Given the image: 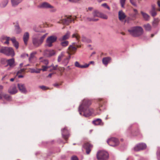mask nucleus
Segmentation results:
<instances>
[{
  "label": "nucleus",
  "instance_id": "f257e3e1",
  "mask_svg": "<svg viewBox=\"0 0 160 160\" xmlns=\"http://www.w3.org/2000/svg\"><path fill=\"white\" fill-rule=\"evenodd\" d=\"M91 104L90 100L87 99H84L79 107L78 111L80 114L81 115L82 112H83V116L86 117L92 115L94 111L92 108L89 107Z\"/></svg>",
  "mask_w": 160,
  "mask_h": 160
},
{
  "label": "nucleus",
  "instance_id": "f03ea898",
  "mask_svg": "<svg viewBox=\"0 0 160 160\" xmlns=\"http://www.w3.org/2000/svg\"><path fill=\"white\" fill-rule=\"evenodd\" d=\"M130 34L133 37H137L141 35L143 32L142 28L140 27L137 26L131 28L128 30Z\"/></svg>",
  "mask_w": 160,
  "mask_h": 160
},
{
  "label": "nucleus",
  "instance_id": "7ed1b4c3",
  "mask_svg": "<svg viewBox=\"0 0 160 160\" xmlns=\"http://www.w3.org/2000/svg\"><path fill=\"white\" fill-rule=\"evenodd\" d=\"M0 52L8 56L13 57L15 55L13 49L11 47H2L0 50Z\"/></svg>",
  "mask_w": 160,
  "mask_h": 160
},
{
  "label": "nucleus",
  "instance_id": "20e7f679",
  "mask_svg": "<svg viewBox=\"0 0 160 160\" xmlns=\"http://www.w3.org/2000/svg\"><path fill=\"white\" fill-rule=\"evenodd\" d=\"M80 46H79L75 42L72 43V45H69L68 47L67 52L68 53L69 56L74 54L76 51L77 48L80 47Z\"/></svg>",
  "mask_w": 160,
  "mask_h": 160
},
{
  "label": "nucleus",
  "instance_id": "39448f33",
  "mask_svg": "<svg viewBox=\"0 0 160 160\" xmlns=\"http://www.w3.org/2000/svg\"><path fill=\"white\" fill-rule=\"evenodd\" d=\"M76 17H72L71 16H65L64 18L61 19L58 22L62 23L63 25H68L69 23L75 19Z\"/></svg>",
  "mask_w": 160,
  "mask_h": 160
},
{
  "label": "nucleus",
  "instance_id": "423d86ee",
  "mask_svg": "<svg viewBox=\"0 0 160 160\" xmlns=\"http://www.w3.org/2000/svg\"><path fill=\"white\" fill-rule=\"evenodd\" d=\"M97 157L98 160H106L108 158V154L105 151H100L97 153Z\"/></svg>",
  "mask_w": 160,
  "mask_h": 160
},
{
  "label": "nucleus",
  "instance_id": "0eeeda50",
  "mask_svg": "<svg viewBox=\"0 0 160 160\" xmlns=\"http://www.w3.org/2000/svg\"><path fill=\"white\" fill-rule=\"evenodd\" d=\"M57 40V37L56 36L52 35L49 37L46 40V46L49 47H51L52 46V43L55 42Z\"/></svg>",
  "mask_w": 160,
  "mask_h": 160
},
{
  "label": "nucleus",
  "instance_id": "6e6552de",
  "mask_svg": "<svg viewBox=\"0 0 160 160\" xmlns=\"http://www.w3.org/2000/svg\"><path fill=\"white\" fill-rule=\"evenodd\" d=\"M107 142L110 146L113 147L117 146L119 144L118 140L114 138H112L108 139Z\"/></svg>",
  "mask_w": 160,
  "mask_h": 160
},
{
  "label": "nucleus",
  "instance_id": "1a4fd4ad",
  "mask_svg": "<svg viewBox=\"0 0 160 160\" xmlns=\"http://www.w3.org/2000/svg\"><path fill=\"white\" fill-rule=\"evenodd\" d=\"M83 147L86 150V153L89 154L93 147V145L90 142H87L84 144Z\"/></svg>",
  "mask_w": 160,
  "mask_h": 160
},
{
  "label": "nucleus",
  "instance_id": "9d476101",
  "mask_svg": "<svg viewBox=\"0 0 160 160\" xmlns=\"http://www.w3.org/2000/svg\"><path fill=\"white\" fill-rule=\"evenodd\" d=\"M146 148V144L140 143L137 144L134 148V150L135 151H138L145 149Z\"/></svg>",
  "mask_w": 160,
  "mask_h": 160
},
{
  "label": "nucleus",
  "instance_id": "9b49d317",
  "mask_svg": "<svg viewBox=\"0 0 160 160\" xmlns=\"http://www.w3.org/2000/svg\"><path fill=\"white\" fill-rule=\"evenodd\" d=\"M55 51L53 50H46L43 52V55L46 57H50L54 55Z\"/></svg>",
  "mask_w": 160,
  "mask_h": 160
},
{
  "label": "nucleus",
  "instance_id": "f8f14e48",
  "mask_svg": "<svg viewBox=\"0 0 160 160\" xmlns=\"http://www.w3.org/2000/svg\"><path fill=\"white\" fill-rule=\"evenodd\" d=\"M18 88L20 92L23 93H26L27 91L24 84L20 83L18 84Z\"/></svg>",
  "mask_w": 160,
  "mask_h": 160
},
{
  "label": "nucleus",
  "instance_id": "ddd939ff",
  "mask_svg": "<svg viewBox=\"0 0 160 160\" xmlns=\"http://www.w3.org/2000/svg\"><path fill=\"white\" fill-rule=\"evenodd\" d=\"M68 131L67 128L65 127L62 130V135L63 138L66 140H67L69 136Z\"/></svg>",
  "mask_w": 160,
  "mask_h": 160
},
{
  "label": "nucleus",
  "instance_id": "4468645a",
  "mask_svg": "<svg viewBox=\"0 0 160 160\" xmlns=\"http://www.w3.org/2000/svg\"><path fill=\"white\" fill-rule=\"evenodd\" d=\"M8 92L11 94H14L17 92L18 90L15 85H12L8 89Z\"/></svg>",
  "mask_w": 160,
  "mask_h": 160
},
{
  "label": "nucleus",
  "instance_id": "2eb2a0df",
  "mask_svg": "<svg viewBox=\"0 0 160 160\" xmlns=\"http://www.w3.org/2000/svg\"><path fill=\"white\" fill-rule=\"evenodd\" d=\"M157 11H160V8L156 9L155 5H152V9L150 11V13L153 17H154L157 15Z\"/></svg>",
  "mask_w": 160,
  "mask_h": 160
},
{
  "label": "nucleus",
  "instance_id": "dca6fc26",
  "mask_svg": "<svg viewBox=\"0 0 160 160\" xmlns=\"http://www.w3.org/2000/svg\"><path fill=\"white\" fill-rule=\"evenodd\" d=\"M7 64L6 66H9L10 67H13L15 66V62L14 58L7 59Z\"/></svg>",
  "mask_w": 160,
  "mask_h": 160
},
{
  "label": "nucleus",
  "instance_id": "f3484780",
  "mask_svg": "<svg viewBox=\"0 0 160 160\" xmlns=\"http://www.w3.org/2000/svg\"><path fill=\"white\" fill-rule=\"evenodd\" d=\"M23 0H11V5L13 7H16L21 3Z\"/></svg>",
  "mask_w": 160,
  "mask_h": 160
},
{
  "label": "nucleus",
  "instance_id": "a211bd4d",
  "mask_svg": "<svg viewBox=\"0 0 160 160\" xmlns=\"http://www.w3.org/2000/svg\"><path fill=\"white\" fill-rule=\"evenodd\" d=\"M126 15L125 13L122 11H120L118 12V18L121 21H123L126 18Z\"/></svg>",
  "mask_w": 160,
  "mask_h": 160
},
{
  "label": "nucleus",
  "instance_id": "6ab92c4d",
  "mask_svg": "<svg viewBox=\"0 0 160 160\" xmlns=\"http://www.w3.org/2000/svg\"><path fill=\"white\" fill-rule=\"evenodd\" d=\"M29 34L27 32H25L23 35V39L25 45L27 44L28 42L29 38Z\"/></svg>",
  "mask_w": 160,
  "mask_h": 160
},
{
  "label": "nucleus",
  "instance_id": "aec40b11",
  "mask_svg": "<svg viewBox=\"0 0 160 160\" xmlns=\"http://www.w3.org/2000/svg\"><path fill=\"white\" fill-rule=\"evenodd\" d=\"M72 38H75L78 42L79 41L80 37L77 31H75L72 36Z\"/></svg>",
  "mask_w": 160,
  "mask_h": 160
},
{
  "label": "nucleus",
  "instance_id": "412c9836",
  "mask_svg": "<svg viewBox=\"0 0 160 160\" xmlns=\"http://www.w3.org/2000/svg\"><path fill=\"white\" fill-rule=\"evenodd\" d=\"M75 65L76 67L81 68H86L88 67L89 66V64H86L84 65H81L79 64V63L78 62L76 61L75 62Z\"/></svg>",
  "mask_w": 160,
  "mask_h": 160
},
{
  "label": "nucleus",
  "instance_id": "4be33fe9",
  "mask_svg": "<svg viewBox=\"0 0 160 160\" xmlns=\"http://www.w3.org/2000/svg\"><path fill=\"white\" fill-rule=\"evenodd\" d=\"M41 8H53V6L48 2H44L41 5Z\"/></svg>",
  "mask_w": 160,
  "mask_h": 160
},
{
  "label": "nucleus",
  "instance_id": "5701e85b",
  "mask_svg": "<svg viewBox=\"0 0 160 160\" xmlns=\"http://www.w3.org/2000/svg\"><path fill=\"white\" fill-rule=\"evenodd\" d=\"M11 40L12 41L13 46L15 47L16 49L18 48L19 43L16 41L15 38L14 37H12L11 38Z\"/></svg>",
  "mask_w": 160,
  "mask_h": 160
},
{
  "label": "nucleus",
  "instance_id": "b1692460",
  "mask_svg": "<svg viewBox=\"0 0 160 160\" xmlns=\"http://www.w3.org/2000/svg\"><path fill=\"white\" fill-rule=\"evenodd\" d=\"M70 34V32L69 31H68L65 35L60 38V41H62L64 40L66 41V40L68 39L69 38Z\"/></svg>",
  "mask_w": 160,
  "mask_h": 160
},
{
  "label": "nucleus",
  "instance_id": "393cba45",
  "mask_svg": "<svg viewBox=\"0 0 160 160\" xmlns=\"http://www.w3.org/2000/svg\"><path fill=\"white\" fill-rule=\"evenodd\" d=\"M40 40L38 38L35 37L33 38L32 42L33 45L35 47H37L39 45Z\"/></svg>",
  "mask_w": 160,
  "mask_h": 160
},
{
  "label": "nucleus",
  "instance_id": "a878e982",
  "mask_svg": "<svg viewBox=\"0 0 160 160\" xmlns=\"http://www.w3.org/2000/svg\"><path fill=\"white\" fill-rule=\"evenodd\" d=\"M15 31L17 34L20 33L22 32V30L18 23H17L15 25Z\"/></svg>",
  "mask_w": 160,
  "mask_h": 160
},
{
  "label": "nucleus",
  "instance_id": "bb28decb",
  "mask_svg": "<svg viewBox=\"0 0 160 160\" xmlns=\"http://www.w3.org/2000/svg\"><path fill=\"white\" fill-rule=\"evenodd\" d=\"M111 58L109 57L104 58L102 59V62L105 65H107L110 62Z\"/></svg>",
  "mask_w": 160,
  "mask_h": 160
},
{
  "label": "nucleus",
  "instance_id": "cd10ccee",
  "mask_svg": "<svg viewBox=\"0 0 160 160\" xmlns=\"http://www.w3.org/2000/svg\"><path fill=\"white\" fill-rule=\"evenodd\" d=\"M93 123L95 125H99L102 126L103 123L101 119H97L93 121Z\"/></svg>",
  "mask_w": 160,
  "mask_h": 160
},
{
  "label": "nucleus",
  "instance_id": "c85d7f7f",
  "mask_svg": "<svg viewBox=\"0 0 160 160\" xmlns=\"http://www.w3.org/2000/svg\"><path fill=\"white\" fill-rule=\"evenodd\" d=\"M8 2V0H3L0 3V7L2 8L5 7Z\"/></svg>",
  "mask_w": 160,
  "mask_h": 160
},
{
  "label": "nucleus",
  "instance_id": "c756f323",
  "mask_svg": "<svg viewBox=\"0 0 160 160\" xmlns=\"http://www.w3.org/2000/svg\"><path fill=\"white\" fill-rule=\"evenodd\" d=\"M141 13L145 20L148 21L149 20L150 16L148 14L142 11H141Z\"/></svg>",
  "mask_w": 160,
  "mask_h": 160
},
{
  "label": "nucleus",
  "instance_id": "7c9ffc66",
  "mask_svg": "<svg viewBox=\"0 0 160 160\" xmlns=\"http://www.w3.org/2000/svg\"><path fill=\"white\" fill-rule=\"evenodd\" d=\"M30 72L31 73H39L40 72V69L35 68H29Z\"/></svg>",
  "mask_w": 160,
  "mask_h": 160
},
{
  "label": "nucleus",
  "instance_id": "2f4dec72",
  "mask_svg": "<svg viewBox=\"0 0 160 160\" xmlns=\"http://www.w3.org/2000/svg\"><path fill=\"white\" fill-rule=\"evenodd\" d=\"M101 12L97 10H94L92 13V15L94 17H99Z\"/></svg>",
  "mask_w": 160,
  "mask_h": 160
},
{
  "label": "nucleus",
  "instance_id": "473e14b6",
  "mask_svg": "<svg viewBox=\"0 0 160 160\" xmlns=\"http://www.w3.org/2000/svg\"><path fill=\"white\" fill-rule=\"evenodd\" d=\"M98 19H94V18L86 17L85 18V20L87 22L97 21L98 20Z\"/></svg>",
  "mask_w": 160,
  "mask_h": 160
},
{
  "label": "nucleus",
  "instance_id": "72a5a7b5",
  "mask_svg": "<svg viewBox=\"0 0 160 160\" xmlns=\"http://www.w3.org/2000/svg\"><path fill=\"white\" fill-rule=\"evenodd\" d=\"M6 100L10 101L12 100V97L9 95L7 94H4L2 95V97Z\"/></svg>",
  "mask_w": 160,
  "mask_h": 160
},
{
  "label": "nucleus",
  "instance_id": "f704fd0d",
  "mask_svg": "<svg viewBox=\"0 0 160 160\" xmlns=\"http://www.w3.org/2000/svg\"><path fill=\"white\" fill-rule=\"evenodd\" d=\"M60 41L61 42L60 44L62 47H65L68 46L69 44V42L68 41L64 40Z\"/></svg>",
  "mask_w": 160,
  "mask_h": 160
},
{
  "label": "nucleus",
  "instance_id": "c9c22d12",
  "mask_svg": "<svg viewBox=\"0 0 160 160\" xmlns=\"http://www.w3.org/2000/svg\"><path fill=\"white\" fill-rule=\"evenodd\" d=\"M49 67H51L49 70L50 72H52L53 70H56L58 69V65H56L54 66L53 64H52L51 66H49Z\"/></svg>",
  "mask_w": 160,
  "mask_h": 160
},
{
  "label": "nucleus",
  "instance_id": "e433bc0d",
  "mask_svg": "<svg viewBox=\"0 0 160 160\" xmlns=\"http://www.w3.org/2000/svg\"><path fill=\"white\" fill-rule=\"evenodd\" d=\"M144 27L147 31H150L151 29V26L149 24H147L144 25Z\"/></svg>",
  "mask_w": 160,
  "mask_h": 160
},
{
  "label": "nucleus",
  "instance_id": "4c0bfd02",
  "mask_svg": "<svg viewBox=\"0 0 160 160\" xmlns=\"http://www.w3.org/2000/svg\"><path fill=\"white\" fill-rule=\"evenodd\" d=\"M51 67L49 66H47V65H42V68H41V71L42 70L43 72L46 71L49 68H50Z\"/></svg>",
  "mask_w": 160,
  "mask_h": 160
},
{
  "label": "nucleus",
  "instance_id": "58836bf2",
  "mask_svg": "<svg viewBox=\"0 0 160 160\" xmlns=\"http://www.w3.org/2000/svg\"><path fill=\"white\" fill-rule=\"evenodd\" d=\"M71 58V56H69L68 57L66 58L63 61V63L64 65L66 66L69 62V60Z\"/></svg>",
  "mask_w": 160,
  "mask_h": 160
},
{
  "label": "nucleus",
  "instance_id": "ea45409f",
  "mask_svg": "<svg viewBox=\"0 0 160 160\" xmlns=\"http://www.w3.org/2000/svg\"><path fill=\"white\" fill-rule=\"evenodd\" d=\"M64 56V53L62 52L59 55L58 57V62H60L61 61L62 59L63 58Z\"/></svg>",
  "mask_w": 160,
  "mask_h": 160
},
{
  "label": "nucleus",
  "instance_id": "a19ab883",
  "mask_svg": "<svg viewBox=\"0 0 160 160\" xmlns=\"http://www.w3.org/2000/svg\"><path fill=\"white\" fill-rule=\"evenodd\" d=\"M58 69L59 70V71L60 72V75L61 76H62V75L63 72H64L65 68L63 67H58Z\"/></svg>",
  "mask_w": 160,
  "mask_h": 160
},
{
  "label": "nucleus",
  "instance_id": "79ce46f5",
  "mask_svg": "<svg viewBox=\"0 0 160 160\" xmlns=\"http://www.w3.org/2000/svg\"><path fill=\"white\" fill-rule=\"evenodd\" d=\"M99 17L105 19H107L108 18V17L106 15L102 13H101Z\"/></svg>",
  "mask_w": 160,
  "mask_h": 160
},
{
  "label": "nucleus",
  "instance_id": "37998d69",
  "mask_svg": "<svg viewBox=\"0 0 160 160\" xmlns=\"http://www.w3.org/2000/svg\"><path fill=\"white\" fill-rule=\"evenodd\" d=\"M158 22L159 20L158 19L154 18L152 22V25L154 26H156L158 24Z\"/></svg>",
  "mask_w": 160,
  "mask_h": 160
},
{
  "label": "nucleus",
  "instance_id": "c03bdc74",
  "mask_svg": "<svg viewBox=\"0 0 160 160\" xmlns=\"http://www.w3.org/2000/svg\"><path fill=\"white\" fill-rule=\"evenodd\" d=\"M35 54V53H32L30 54V57L29 58V61L30 62H32V59L34 57V55Z\"/></svg>",
  "mask_w": 160,
  "mask_h": 160
},
{
  "label": "nucleus",
  "instance_id": "a18cd8bd",
  "mask_svg": "<svg viewBox=\"0 0 160 160\" xmlns=\"http://www.w3.org/2000/svg\"><path fill=\"white\" fill-rule=\"evenodd\" d=\"M41 62H42L43 64H44L45 65H47L48 64V61L47 59H44L43 60H41Z\"/></svg>",
  "mask_w": 160,
  "mask_h": 160
},
{
  "label": "nucleus",
  "instance_id": "49530a36",
  "mask_svg": "<svg viewBox=\"0 0 160 160\" xmlns=\"http://www.w3.org/2000/svg\"><path fill=\"white\" fill-rule=\"evenodd\" d=\"M157 155L158 160H160V148L158 149L157 151Z\"/></svg>",
  "mask_w": 160,
  "mask_h": 160
},
{
  "label": "nucleus",
  "instance_id": "de8ad7c7",
  "mask_svg": "<svg viewBox=\"0 0 160 160\" xmlns=\"http://www.w3.org/2000/svg\"><path fill=\"white\" fill-rule=\"evenodd\" d=\"M26 70L25 68H22L20 69V70H18V71L17 72V75L18 74H21L22 72H24Z\"/></svg>",
  "mask_w": 160,
  "mask_h": 160
},
{
  "label": "nucleus",
  "instance_id": "09e8293b",
  "mask_svg": "<svg viewBox=\"0 0 160 160\" xmlns=\"http://www.w3.org/2000/svg\"><path fill=\"white\" fill-rule=\"evenodd\" d=\"M6 41L4 42V44H8L9 43V41L11 40L9 37H6L5 38Z\"/></svg>",
  "mask_w": 160,
  "mask_h": 160
},
{
  "label": "nucleus",
  "instance_id": "8fccbe9b",
  "mask_svg": "<svg viewBox=\"0 0 160 160\" xmlns=\"http://www.w3.org/2000/svg\"><path fill=\"white\" fill-rule=\"evenodd\" d=\"M101 6L102 7H103L107 8L108 10H110V8L109 6L106 3H104L102 4L101 5Z\"/></svg>",
  "mask_w": 160,
  "mask_h": 160
},
{
  "label": "nucleus",
  "instance_id": "3c124183",
  "mask_svg": "<svg viewBox=\"0 0 160 160\" xmlns=\"http://www.w3.org/2000/svg\"><path fill=\"white\" fill-rule=\"evenodd\" d=\"M126 0H120V3L121 5V7L122 8H124V5L125 4Z\"/></svg>",
  "mask_w": 160,
  "mask_h": 160
},
{
  "label": "nucleus",
  "instance_id": "603ef678",
  "mask_svg": "<svg viewBox=\"0 0 160 160\" xmlns=\"http://www.w3.org/2000/svg\"><path fill=\"white\" fill-rule=\"evenodd\" d=\"M130 2L133 6L137 7L136 0H130Z\"/></svg>",
  "mask_w": 160,
  "mask_h": 160
},
{
  "label": "nucleus",
  "instance_id": "864d4df0",
  "mask_svg": "<svg viewBox=\"0 0 160 160\" xmlns=\"http://www.w3.org/2000/svg\"><path fill=\"white\" fill-rule=\"evenodd\" d=\"M7 59L5 58H2L1 60V62L2 64H4L6 62H7Z\"/></svg>",
  "mask_w": 160,
  "mask_h": 160
},
{
  "label": "nucleus",
  "instance_id": "5fc2aeb1",
  "mask_svg": "<svg viewBox=\"0 0 160 160\" xmlns=\"http://www.w3.org/2000/svg\"><path fill=\"white\" fill-rule=\"evenodd\" d=\"M47 35V33H46L45 34H44V35H43L42 37H41V42H42V41L46 37V36Z\"/></svg>",
  "mask_w": 160,
  "mask_h": 160
},
{
  "label": "nucleus",
  "instance_id": "6e6d98bb",
  "mask_svg": "<svg viewBox=\"0 0 160 160\" xmlns=\"http://www.w3.org/2000/svg\"><path fill=\"white\" fill-rule=\"evenodd\" d=\"M48 87H45V86H41V89H42L43 90H46L48 89Z\"/></svg>",
  "mask_w": 160,
  "mask_h": 160
},
{
  "label": "nucleus",
  "instance_id": "4d7b16f0",
  "mask_svg": "<svg viewBox=\"0 0 160 160\" xmlns=\"http://www.w3.org/2000/svg\"><path fill=\"white\" fill-rule=\"evenodd\" d=\"M103 102V101L102 100L100 101V103H99V110H101V109L100 108L102 106V102Z\"/></svg>",
  "mask_w": 160,
  "mask_h": 160
},
{
  "label": "nucleus",
  "instance_id": "13d9d810",
  "mask_svg": "<svg viewBox=\"0 0 160 160\" xmlns=\"http://www.w3.org/2000/svg\"><path fill=\"white\" fill-rule=\"evenodd\" d=\"M72 160H78V158L75 156H73L71 158Z\"/></svg>",
  "mask_w": 160,
  "mask_h": 160
},
{
  "label": "nucleus",
  "instance_id": "bf43d9fd",
  "mask_svg": "<svg viewBox=\"0 0 160 160\" xmlns=\"http://www.w3.org/2000/svg\"><path fill=\"white\" fill-rule=\"evenodd\" d=\"M93 9V8L92 7H88L87 10V11L88 12V11H91Z\"/></svg>",
  "mask_w": 160,
  "mask_h": 160
},
{
  "label": "nucleus",
  "instance_id": "052dcab7",
  "mask_svg": "<svg viewBox=\"0 0 160 160\" xmlns=\"http://www.w3.org/2000/svg\"><path fill=\"white\" fill-rule=\"evenodd\" d=\"M70 1L72 2H77L80 1V0H69Z\"/></svg>",
  "mask_w": 160,
  "mask_h": 160
},
{
  "label": "nucleus",
  "instance_id": "680f3d73",
  "mask_svg": "<svg viewBox=\"0 0 160 160\" xmlns=\"http://www.w3.org/2000/svg\"><path fill=\"white\" fill-rule=\"evenodd\" d=\"M42 25L43 26L42 27H46L48 26V25L46 23H43V24Z\"/></svg>",
  "mask_w": 160,
  "mask_h": 160
},
{
  "label": "nucleus",
  "instance_id": "e2e57ef3",
  "mask_svg": "<svg viewBox=\"0 0 160 160\" xmlns=\"http://www.w3.org/2000/svg\"><path fill=\"white\" fill-rule=\"evenodd\" d=\"M54 74V73H50L49 74L48 76V77L49 78H51L52 76V75Z\"/></svg>",
  "mask_w": 160,
  "mask_h": 160
},
{
  "label": "nucleus",
  "instance_id": "0e129e2a",
  "mask_svg": "<svg viewBox=\"0 0 160 160\" xmlns=\"http://www.w3.org/2000/svg\"><path fill=\"white\" fill-rule=\"evenodd\" d=\"M18 78H23L24 77V76L22 75H18Z\"/></svg>",
  "mask_w": 160,
  "mask_h": 160
},
{
  "label": "nucleus",
  "instance_id": "69168bd1",
  "mask_svg": "<svg viewBox=\"0 0 160 160\" xmlns=\"http://www.w3.org/2000/svg\"><path fill=\"white\" fill-rule=\"evenodd\" d=\"M157 3L158 7H160V1L158 0Z\"/></svg>",
  "mask_w": 160,
  "mask_h": 160
},
{
  "label": "nucleus",
  "instance_id": "338daca9",
  "mask_svg": "<svg viewBox=\"0 0 160 160\" xmlns=\"http://www.w3.org/2000/svg\"><path fill=\"white\" fill-rule=\"evenodd\" d=\"M134 12L136 13L135 15H137L138 13V11L136 9H134Z\"/></svg>",
  "mask_w": 160,
  "mask_h": 160
},
{
  "label": "nucleus",
  "instance_id": "774afa93",
  "mask_svg": "<svg viewBox=\"0 0 160 160\" xmlns=\"http://www.w3.org/2000/svg\"><path fill=\"white\" fill-rule=\"evenodd\" d=\"M23 63H21L19 65V68H21L23 66Z\"/></svg>",
  "mask_w": 160,
  "mask_h": 160
}]
</instances>
